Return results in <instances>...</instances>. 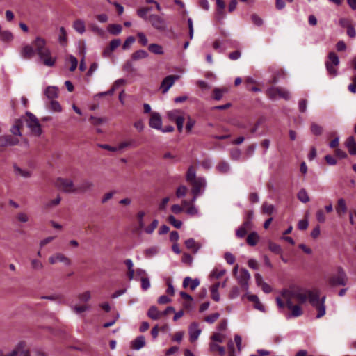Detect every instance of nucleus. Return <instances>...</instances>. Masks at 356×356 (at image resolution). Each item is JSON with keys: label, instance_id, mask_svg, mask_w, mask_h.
<instances>
[{"label": "nucleus", "instance_id": "f257e3e1", "mask_svg": "<svg viewBox=\"0 0 356 356\" xmlns=\"http://www.w3.org/2000/svg\"><path fill=\"white\" fill-rule=\"evenodd\" d=\"M309 303L318 310L317 318H320L325 314V296L320 298L318 291L308 290V298Z\"/></svg>", "mask_w": 356, "mask_h": 356}, {"label": "nucleus", "instance_id": "f03ea898", "mask_svg": "<svg viewBox=\"0 0 356 356\" xmlns=\"http://www.w3.org/2000/svg\"><path fill=\"white\" fill-rule=\"evenodd\" d=\"M283 297L285 300H291L297 301L299 304L306 302L308 298V290L298 288L296 289L286 291L283 293Z\"/></svg>", "mask_w": 356, "mask_h": 356}, {"label": "nucleus", "instance_id": "7ed1b4c3", "mask_svg": "<svg viewBox=\"0 0 356 356\" xmlns=\"http://www.w3.org/2000/svg\"><path fill=\"white\" fill-rule=\"evenodd\" d=\"M238 266L236 265L234 268L233 273L236 275L238 283L241 285V288L247 291L249 289L250 274L245 268H241L239 271H238Z\"/></svg>", "mask_w": 356, "mask_h": 356}, {"label": "nucleus", "instance_id": "20e7f679", "mask_svg": "<svg viewBox=\"0 0 356 356\" xmlns=\"http://www.w3.org/2000/svg\"><path fill=\"white\" fill-rule=\"evenodd\" d=\"M56 186L65 193H77L76 186L70 179L59 177L56 180Z\"/></svg>", "mask_w": 356, "mask_h": 356}, {"label": "nucleus", "instance_id": "39448f33", "mask_svg": "<svg viewBox=\"0 0 356 356\" xmlns=\"http://www.w3.org/2000/svg\"><path fill=\"white\" fill-rule=\"evenodd\" d=\"M148 21L150 22L152 26L159 31L163 32L168 29V22L159 15H150L148 17Z\"/></svg>", "mask_w": 356, "mask_h": 356}, {"label": "nucleus", "instance_id": "423d86ee", "mask_svg": "<svg viewBox=\"0 0 356 356\" xmlns=\"http://www.w3.org/2000/svg\"><path fill=\"white\" fill-rule=\"evenodd\" d=\"M347 275L341 267H338L337 275H332L329 279V283L332 286H345L347 284Z\"/></svg>", "mask_w": 356, "mask_h": 356}, {"label": "nucleus", "instance_id": "0eeeda50", "mask_svg": "<svg viewBox=\"0 0 356 356\" xmlns=\"http://www.w3.org/2000/svg\"><path fill=\"white\" fill-rule=\"evenodd\" d=\"M28 117L26 124L28 127L31 129V132L35 136H40L42 134L41 126L36 116L29 111L26 113Z\"/></svg>", "mask_w": 356, "mask_h": 356}, {"label": "nucleus", "instance_id": "6e6552de", "mask_svg": "<svg viewBox=\"0 0 356 356\" xmlns=\"http://www.w3.org/2000/svg\"><path fill=\"white\" fill-rule=\"evenodd\" d=\"M192 186L191 193L193 195H200L206 188L207 181L203 177H199L196 180L190 184Z\"/></svg>", "mask_w": 356, "mask_h": 356}, {"label": "nucleus", "instance_id": "1a4fd4ad", "mask_svg": "<svg viewBox=\"0 0 356 356\" xmlns=\"http://www.w3.org/2000/svg\"><path fill=\"white\" fill-rule=\"evenodd\" d=\"M5 356H31V354L26 343L20 341L11 352L5 355Z\"/></svg>", "mask_w": 356, "mask_h": 356}, {"label": "nucleus", "instance_id": "9d476101", "mask_svg": "<svg viewBox=\"0 0 356 356\" xmlns=\"http://www.w3.org/2000/svg\"><path fill=\"white\" fill-rule=\"evenodd\" d=\"M38 56L44 65L53 67L55 65L56 58L51 56V51L49 48L38 54Z\"/></svg>", "mask_w": 356, "mask_h": 356}, {"label": "nucleus", "instance_id": "9b49d317", "mask_svg": "<svg viewBox=\"0 0 356 356\" xmlns=\"http://www.w3.org/2000/svg\"><path fill=\"white\" fill-rule=\"evenodd\" d=\"M286 300V305L289 309L291 311V313L289 314L288 318H296L300 316L302 314V309L300 305V304L298 305H293V302L291 301V300Z\"/></svg>", "mask_w": 356, "mask_h": 356}, {"label": "nucleus", "instance_id": "f8f14e48", "mask_svg": "<svg viewBox=\"0 0 356 356\" xmlns=\"http://www.w3.org/2000/svg\"><path fill=\"white\" fill-rule=\"evenodd\" d=\"M49 261L50 264H54L57 262H61L63 263L66 266H70L71 265V260L66 257L65 254L62 253H56L54 255L51 256L49 258Z\"/></svg>", "mask_w": 356, "mask_h": 356}, {"label": "nucleus", "instance_id": "ddd939ff", "mask_svg": "<svg viewBox=\"0 0 356 356\" xmlns=\"http://www.w3.org/2000/svg\"><path fill=\"white\" fill-rule=\"evenodd\" d=\"M149 125L151 128L157 130L161 129L162 127V119L160 114L157 112H153L151 114L149 119Z\"/></svg>", "mask_w": 356, "mask_h": 356}, {"label": "nucleus", "instance_id": "4468645a", "mask_svg": "<svg viewBox=\"0 0 356 356\" xmlns=\"http://www.w3.org/2000/svg\"><path fill=\"white\" fill-rule=\"evenodd\" d=\"M35 52L38 55L47 49L46 47V41L41 37H36L32 42Z\"/></svg>", "mask_w": 356, "mask_h": 356}, {"label": "nucleus", "instance_id": "2eb2a0df", "mask_svg": "<svg viewBox=\"0 0 356 356\" xmlns=\"http://www.w3.org/2000/svg\"><path fill=\"white\" fill-rule=\"evenodd\" d=\"M178 79L177 76L169 75L166 76L161 83V89L163 93L168 91L170 87L174 84L175 81Z\"/></svg>", "mask_w": 356, "mask_h": 356}, {"label": "nucleus", "instance_id": "dca6fc26", "mask_svg": "<svg viewBox=\"0 0 356 356\" xmlns=\"http://www.w3.org/2000/svg\"><path fill=\"white\" fill-rule=\"evenodd\" d=\"M188 332L190 341L191 342H194L198 339L201 333V330L198 327V324L197 323H193L189 326Z\"/></svg>", "mask_w": 356, "mask_h": 356}, {"label": "nucleus", "instance_id": "f3484780", "mask_svg": "<svg viewBox=\"0 0 356 356\" xmlns=\"http://www.w3.org/2000/svg\"><path fill=\"white\" fill-rule=\"evenodd\" d=\"M19 142L18 139L13 138L10 135L0 136V147L12 146L17 144Z\"/></svg>", "mask_w": 356, "mask_h": 356}, {"label": "nucleus", "instance_id": "a211bd4d", "mask_svg": "<svg viewBox=\"0 0 356 356\" xmlns=\"http://www.w3.org/2000/svg\"><path fill=\"white\" fill-rule=\"evenodd\" d=\"M35 52L33 46L26 44L21 50V55L25 59H30L34 56Z\"/></svg>", "mask_w": 356, "mask_h": 356}, {"label": "nucleus", "instance_id": "6ab92c4d", "mask_svg": "<svg viewBox=\"0 0 356 356\" xmlns=\"http://www.w3.org/2000/svg\"><path fill=\"white\" fill-rule=\"evenodd\" d=\"M94 184L90 181H83L79 185L76 186L77 193H84L92 190Z\"/></svg>", "mask_w": 356, "mask_h": 356}, {"label": "nucleus", "instance_id": "aec40b11", "mask_svg": "<svg viewBox=\"0 0 356 356\" xmlns=\"http://www.w3.org/2000/svg\"><path fill=\"white\" fill-rule=\"evenodd\" d=\"M346 146L351 155H356V142L353 136H349L346 142Z\"/></svg>", "mask_w": 356, "mask_h": 356}, {"label": "nucleus", "instance_id": "412c9836", "mask_svg": "<svg viewBox=\"0 0 356 356\" xmlns=\"http://www.w3.org/2000/svg\"><path fill=\"white\" fill-rule=\"evenodd\" d=\"M58 89L56 86H48L44 91L46 97L51 100L58 97Z\"/></svg>", "mask_w": 356, "mask_h": 356}, {"label": "nucleus", "instance_id": "4be33fe9", "mask_svg": "<svg viewBox=\"0 0 356 356\" xmlns=\"http://www.w3.org/2000/svg\"><path fill=\"white\" fill-rule=\"evenodd\" d=\"M185 245L188 249L192 250L193 253L196 254L200 250L201 245L196 243L193 238H188L185 241Z\"/></svg>", "mask_w": 356, "mask_h": 356}, {"label": "nucleus", "instance_id": "5701e85b", "mask_svg": "<svg viewBox=\"0 0 356 356\" xmlns=\"http://www.w3.org/2000/svg\"><path fill=\"white\" fill-rule=\"evenodd\" d=\"M259 241V236L256 232H250L247 236V243L250 246H254Z\"/></svg>", "mask_w": 356, "mask_h": 356}, {"label": "nucleus", "instance_id": "b1692460", "mask_svg": "<svg viewBox=\"0 0 356 356\" xmlns=\"http://www.w3.org/2000/svg\"><path fill=\"white\" fill-rule=\"evenodd\" d=\"M145 345V339L143 336L137 337L132 342V348L136 350L141 349Z\"/></svg>", "mask_w": 356, "mask_h": 356}, {"label": "nucleus", "instance_id": "393cba45", "mask_svg": "<svg viewBox=\"0 0 356 356\" xmlns=\"http://www.w3.org/2000/svg\"><path fill=\"white\" fill-rule=\"evenodd\" d=\"M197 179V177H196V170L193 165H191L187 170L186 175V180L187 182L191 184Z\"/></svg>", "mask_w": 356, "mask_h": 356}, {"label": "nucleus", "instance_id": "a878e982", "mask_svg": "<svg viewBox=\"0 0 356 356\" xmlns=\"http://www.w3.org/2000/svg\"><path fill=\"white\" fill-rule=\"evenodd\" d=\"M61 201V197L58 195L56 198L47 201L43 204L44 209L49 210L60 204Z\"/></svg>", "mask_w": 356, "mask_h": 356}, {"label": "nucleus", "instance_id": "bb28decb", "mask_svg": "<svg viewBox=\"0 0 356 356\" xmlns=\"http://www.w3.org/2000/svg\"><path fill=\"white\" fill-rule=\"evenodd\" d=\"M226 273V270L222 268L216 267L210 273L211 279H218Z\"/></svg>", "mask_w": 356, "mask_h": 356}, {"label": "nucleus", "instance_id": "cd10ccee", "mask_svg": "<svg viewBox=\"0 0 356 356\" xmlns=\"http://www.w3.org/2000/svg\"><path fill=\"white\" fill-rule=\"evenodd\" d=\"M147 316L153 320H157L161 316V312L158 310L156 307L152 306L147 312Z\"/></svg>", "mask_w": 356, "mask_h": 356}, {"label": "nucleus", "instance_id": "c85d7f7f", "mask_svg": "<svg viewBox=\"0 0 356 356\" xmlns=\"http://www.w3.org/2000/svg\"><path fill=\"white\" fill-rule=\"evenodd\" d=\"M148 49L149 51L154 54L157 55H163L164 54V51L163 47L160 44L152 43L148 46Z\"/></svg>", "mask_w": 356, "mask_h": 356}, {"label": "nucleus", "instance_id": "c756f323", "mask_svg": "<svg viewBox=\"0 0 356 356\" xmlns=\"http://www.w3.org/2000/svg\"><path fill=\"white\" fill-rule=\"evenodd\" d=\"M216 170L222 174L227 173L230 170L229 164L225 161H220L216 166Z\"/></svg>", "mask_w": 356, "mask_h": 356}, {"label": "nucleus", "instance_id": "7c9ffc66", "mask_svg": "<svg viewBox=\"0 0 356 356\" xmlns=\"http://www.w3.org/2000/svg\"><path fill=\"white\" fill-rule=\"evenodd\" d=\"M148 56L149 54L146 51L140 49L132 54L131 58L133 60H138L140 59L146 58L148 57Z\"/></svg>", "mask_w": 356, "mask_h": 356}, {"label": "nucleus", "instance_id": "2f4dec72", "mask_svg": "<svg viewBox=\"0 0 356 356\" xmlns=\"http://www.w3.org/2000/svg\"><path fill=\"white\" fill-rule=\"evenodd\" d=\"M220 287V282H217L211 287V293L212 299L218 302L220 300V294L218 293V289Z\"/></svg>", "mask_w": 356, "mask_h": 356}, {"label": "nucleus", "instance_id": "473e14b6", "mask_svg": "<svg viewBox=\"0 0 356 356\" xmlns=\"http://www.w3.org/2000/svg\"><path fill=\"white\" fill-rule=\"evenodd\" d=\"M167 116L170 120L175 122L176 119H178L182 116V111L179 109L169 111L167 113Z\"/></svg>", "mask_w": 356, "mask_h": 356}, {"label": "nucleus", "instance_id": "72a5a7b5", "mask_svg": "<svg viewBox=\"0 0 356 356\" xmlns=\"http://www.w3.org/2000/svg\"><path fill=\"white\" fill-rule=\"evenodd\" d=\"M347 211L346 201L343 198L339 199L337 202V207L336 208L337 213L340 216L341 213H345Z\"/></svg>", "mask_w": 356, "mask_h": 356}, {"label": "nucleus", "instance_id": "f704fd0d", "mask_svg": "<svg viewBox=\"0 0 356 356\" xmlns=\"http://www.w3.org/2000/svg\"><path fill=\"white\" fill-rule=\"evenodd\" d=\"M73 27L80 34H83L86 31L85 23L81 19L76 20L74 22Z\"/></svg>", "mask_w": 356, "mask_h": 356}, {"label": "nucleus", "instance_id": "c9c22d12", "mask_svg": "<svg viewBox=\"0 0 356 356\" xmlns=\"http://www.w3.org/2000/svg\"><path fill=\"white\" fill-rule=\"evenodd\" d=\"M325 63H332V65L337 67L339 65V56L334 52H330L328 54V60L325 61Z\"/></svg>", "mask_w": 356, "mask_h": 356}, {"label": "nucleus", "instance_id": "e433bc0d", "mask_svg": "<svg viewBox=\"0 0 356 356\" xmlns=\"http://www.w3.org/2000/svg\"><path fill=\"white\" fill-rule=\"evenodd\" d=\"M122 29L121 25L115 24H109L107 28L108 31L114 35L120 34L122 32Z\"/></svg>", "mask_w": 356, "mask_h": 356}, {"label": "nucleus", "instance_id": "4c0bfd02", "mask_svg": "<svg viewBox=\"0 0 356 356\" xmlns=\"http://www.w3.org/2000/svg\"><path fill=\"white\" fill-rule=\"evenodd\" d=\"M13 39L12 33L9 31H3L0 35V40L3 42H9Z\"/></svg>", "mask_w": 356, "mask_h": 356}, {"label": "nucleus", "instance_id": "58836bf2", "mask_svg": "<svg viewBox=\"0 0 356 356\" xmlns=\"http://www.w3.org/2000/svg\"><path fill=\"white\" fill-rule=\"evenodd\" d=\"M277 94L279 97L284 99L285 100H289L291 98L290 92L281 87H277Z\"/></svg>", "mask_w": 356, "mask_h": 356}, {"label": "nucleus", "instance_id": "ea45409f", "mask_svg": "<svg viewBox=\"0 0 356 356\" xmlns=\"http://www.w3.org/2000/svg\"><path fill=\"white\" fill-rule=\"evenodd\" d=\"M297 197H298V199L303 203H307L309 201V197L307 194V192L304 188L299 191V192L298 193Z\"/></svg>", "mask_w": 356, "mask_h": 356}, {"label": "nucleus", "instance_id": "a19ab883", "mask_svg": "<svg viewBox=\"0 0 356 356\" xmlns=\"http://www.w3.org/2000/svg\"><path fill=\"white\" fill-rule=\"evenodd\" d=\"M159 252L157 246H152L145 250L144 254L146 258H152Z\"/></svg>", "mask_w": 356, "mask_h": 356}, {"label": "nucleus", "instance_id": "79ce46f5", "mask_svg": "<svg viewBox=\"0 0 356 356\" xmlns=\"http://www.w3.org/2000/svg\"><path fill=\"white\" fill-rule=\"evenodd\" d=\"M118 150H122L127 147H136V143L134 140H129L128 141H124L119 144Z\"/></svg>", "mask_w": 356, "mask_h": 356}, {"label": "nucleus", "instance_id": "37998d69", "mask_svg": "<svg viewBox=\"0 0 356 356\" xmlns=\"http://www.w3.org/2000/svg\"><path fill=\"white\" fill-rule=\"evenodd\" d=\"M227 92V90L225 88H214V90H213L214 99L218 100V101L220 100L223 97V94Z\"/></svg>", "mask_w": 356, "mask_h": 356}, {"label": "nucleus", "instance_id": "c03bdc74", "mask_svg": "<svg viewBox=\"0 0 356 356\" xmlns=\"http://www.w3.org/2000/svg\"><path fill=\"white\" fill-rule=\"evenodd\" d=\"M209 349L211 352L218 350L221 355H224L225 353V348L215 343H210Z\"/></svg>", "mask_w": 356, "mask_h": 356}, {"label": "nucleus", "instance_id": "a18cd8bd", "mask_svg": "<svg viewBox=\"0 0 356 356\" xmlns=\"http://www.w3.org/2000/svg\"><path fill=\"white\" fill-rule=\"evenodd\" d=\"M14 170L17 175H19L24 178H28L31 177V172L28 170H23L18 166H14Z\"/></svg>", "mask_w": 356, "mask_h": 356}, {"label": "nucleus", "instance_id": "49530a36", "mask_svg": "<svg viewBox=\"0 0 356 356\" xmlns=\"http://www.w3.org/2000/svg\"><path fill=\"white\" fill-rule=\"evenodd\" d=\"M159 225V221L156 219H154L152 223L147 227H144V231L146 234H151L154 232V229L157 227Z\"/></svg>", "mask_w": 356, "mask_h": 356}, {"label": "nucleus", "instance_id": "de8ad7c7", "mask_svg": "<svg viewBox=\"0 0 356 356\" xmlns=\"http://www.w3.org/2000/svg\"><path fill=\"white\" fill-rule=\"evenodd\" d=\"M263 213L270 215L275 211V207L273 204H270L267 202H264L262 205Z\"/></svg>", "mask_w": 356, "mask_h": 356}, {"label": "nucleus", "instance_id": "09e8293b", "mask_svg": "<svg viewBox=\"0 0 356 356\" xmlns=\"http://www.w3.org/2000/svg\"><path fill=\"white\" fill-rule=\"evenodd\" d=\"M168 222L177 229H179L182 226V222L177 220L172 215L168 216Z\"/></svg>", "mask_w": 356, "mask_h": 356}, {"label": "nucleus", "instance_id": "8fccbe9b", "mask_svg": "<svg viewBox=\"0 0 356 356\" xmlns=\"http://www.w3.org/2000/svg\"><path fill=\"white\" fill-rule=\"evenodd\" d=\"M149 13V8H141L137 10V15L144 20H148L149 16H147V13Z\"/></svg>", "mask_w": 356, "mask_h": 356}, {"label": "nucleus", "instance_id": "3c124183", "mask_svg": "<svg viewBox=\"0 0 356 356\" xmlns=\"http://www.w3.org/2000/svg\"><path fill=\"white\" fill-rule=\"evenodd\" d=\"M267 95L271 99H275L278 97L277 87H270L266 91Z\"/></svg>", "mask_w": 356, "mask_h": 356}, {"label": "nucleus", "instance_id": "603ef678", "mask_svg": "<svg viewBox=\"0 0 356 356\" xmlns=\"http://www.w3.org/2000/svg\"><path fill=\"white\" fill-rule=\"evenodd\" d=\"M78 298L81 302H86L91 298V294L89 291H84L83 293L78 295Z\"/></svg>", "mask_w": 356, "mask_h": 356}, {"label": "nucleus", "instance_id": "864d4df0", "mask_svg": "<svg viewBox=\"0 0 356 356\" xmlns=\"http://www.w3.org/2000/svg\"><path fill=\"white\" fill-rule=\"evenodd\" d=\"M311 131L313 134L320 136L323 132V128L316 123H312L311 125Z\"/></svg>", "mask_w": 356, "mask_h": 356}, {"label": "nucleus", "instance_id": "5fc2aeb1", "mask_svg": "<svg viewBox=\"0 0 356 356\" xmlns=\"http://www.w3.org/2000/svg\"><path fill=\"white\" fill-rule=\"evenodd\" d=\"M326 70L328 72V74L332 76H336L337 75V70L336 69V67L332 63H325Z\"/></svg>", "mask_w": 356, "mask_h": 356}, {"label": "nucleus", "instance_id": "6e6d98bb", "mask_svg": "<svg viewBox=\"0 0 356 356\" xmlns=\"http://www.w3.org/2000/svg\"><path fill=\"white\" fill-rule=\"evenodd\" d=\"M220 317V314L218 312L213 313L205 318V321L208 323H213Z\"/></svg>", "mask_w": 356, "mask_h": 356}, {"label": "nucleus", "instance_id": "4d7b16f0", "mask_svg": "<svg viewBox=\"0 0 356 356\" xmlns=\"http://www.w3.org/2000/svg\"><path fill=\"white\" fill-rule=\"evenodd\" d=\"M186 191H187L186 186L181 185L177 188V191H176V195L178 198L184 197L186 194Z\"/></svg>", "mask_w": 356, "mask_h": 356}, {"label": "nucleus", "instance_id": "13d9d810", "mask_svg": "<svg viewBox=\"0 0 356 356\" xmlns=\"http://www.w3.org/2000/svg\"><path fill=\"white\" fill-rule=\"evenodd\" d=\"M141 281V288L143 291H147L150 288V282L149 279L147 277H143L140 279Z\"/></svg>", "mask_w": 356, "mask_h": 356}, {"label": "nucleus", "instance_id": "bf43d9fd", "mask_svg": "<svg viewBox=\"0 0 356 356\" xmlns=\"http://www.w3.org/2000/svg\"><path fill=\"white\" fill-rule=\"evenodd\" d=\"M195 120L191 118L190 116H188L187 118V122L186 124V130L188 132H191L195 124Z\"/></svg>", "mask_w": 356, "mask_h": 356}, {"label": "nucleus", "instance_id": "052dcab7", "mask_svg": "<svg viewBox=\"0 0 356 356\" xmlns=\"http://www.w3.org/2000/svg\"><path fill=\"white\" fill-rule=\"evenodd\" d=\"M136 39L134 36L128 37L123 44V49L126 50L130 48L131 45L135 42Z\"/></svg>", "mask_w": 356, "mask_h": 356}, {"label": "nucleus", "instance_id": "680f3d73", "mask_svg": "<svg viewBox=\"0 0 356 356\" xmlns=\"http://www.w3.org/2000/svg\"><path fill=\"white\" fill-rule=\"evenodd\" d=\"M269 250L276 254L282 253V249H281L280 245H279L278 244H276L275 243H269Z\"/></svg>", "mask_w": 356, "mask_h": 356}, {"label": "nucleus", "instance_id": "e2e57ef3", "mask_svg": "<svg viewBox=\"0 0 356 356\" xmlns=\"http://www.w3.org/2000/svg\"><path fill=\"white\" fill-rule=\"evenodd\" d=\"M145 215L144 211H139L137 214L138 227L140 229H143L145 227V223L143 221V218Z\"/></svg>", "mask_w": 356, "mask_h": 356}, {"label": "nucleus", "instance_id": "0e129e2a", "mask_svg": "<svg viewBox=\"0 0 356 356\" xmlns=\"http://www.w3.org/2000/svg\"><path fill=\"white\" fill-rule=\"evenodd\" d=\"M248 230H246L243 227L240 226L236 230V236L238 238H243L245 236V235L248 233Z\"/></svg>", "mask_w": 356, "mask_h": 356}, {"label": "nucleus", "instance_id": "69168bd1", "mask_svg": "<svg viewBox=\"0 0 356 356\" xmlns=\"http://www.w3.org/2000/svg\"><path fill=\"white\" fill-rule=\"evenodd\" d=\"M69 59H70V64H71V65L70 67V71L73 72L77 67L78 60L76 58V57H74L72 55L70 56Z\"/></svg>", "mask_w": 356, "mask_h": 356}, {"label": "nucleus", "instance_id": "338daca9", "mask_svg": "<svg viewBox=\"0 0 356 356\" xmlns=\"http://www.w3.org/2000/svg\"><path fill=\"white\" fill-rule=\"evenodd\" d=\"M251 19L252 22L257 26H261L264 23L263 19L256 14L252 15Z\"/></svg>", "mask_w": 356, "mask_h": 356}, {"label": "nucleus", "instance_id": "774afa93", "mask_svg": "<svg viewBox=\"0 0 356 356\" xmlns=\"http://www.w3.org/2000/svg\"><path fill=\"white\" fill-rule=\"evenodd\" d=\"M211 339L213 341L222 343L224 341V335L220 333L216 332V333H214L211 337Z\"/></svg>", "mask_w": 356, "mask_h": 356}]
</instances>
